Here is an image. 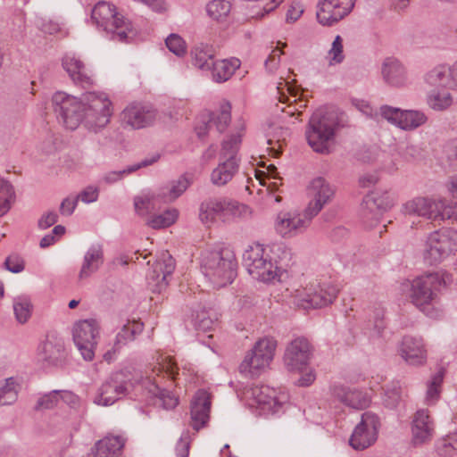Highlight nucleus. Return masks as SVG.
I'll return each instance as SVG.
<instances>
[{"instance_id": "obj_50", "label": "nucleus", "mask_w": 457, "mask_h": 457, "mask_svg": "<svg viewBox=\"0 0 457 457\" xmlns=\"http://www.w3.org/2000/svg\"><path fill=\"white\" fill-rule=\"evenodd\" d=\"M402 400V386L398 381L392 382L385 390L383 403L388 409H395Z\"/></svg>"}, {"instance_id": "obj_47", "label": "nucleus", "mask_w": 457, "mask_h": 457, "mask_svg": "<svg viewBox=\"0 0 457 457\" xmlns=\"http://www.w3.org/2000/svg\"><path fill=\"white\" fill-rule=\"evenodd\" d=\"M232 4L230 0H212L206 4L207 14L215 21L225 19L230 12Z\"/></svg>"}, {"instance_id": "obj_59", "label": "nucleus", "mask_w": 457, "mask_h": 457, "mask_svg": "<svg viewBox=\"0 0 457 457\" xmlns=\"http://www.w3.org/2000/svg\"><path fill=\"white\" fill-rule=\"evenodd\" d=\"M440 454L452 456L457 452V434L449 436L443 441L440 446H438Z\"/></svg>"}, {"instance_id": "obj_29", "label": "nucleus", "mask_w": 457, "mask_h": 457, "mask_svg": "<svg viewBox=\"0 0 457 457\" xmlns=\"http://www.w3.org/2000/svg\"><path fill=\"white\" fill-rule=\"evenodd\" d=\"M332 395L344 404L353 409H363L369 406L370 398L367 393L345 386H334Z\"/></svg>"}, {"instance_id": "obj_49", "label": "nucleus", "mask_w": 457, "mask_h": 457, "mask_svg": "<svg viewBox=\"0 0 457 457\" xmlns=\"http://www.w3.org/2000/svg\"><path fill=\"white\" fill-rule=\"evenodd\" d=\"M13 311L18 322L23 324L31 316L32 304L30 299L25 295H20L13 300Z\"/></svg>"}, {"instance_id": "obj_5", "label": "nucleus", "mask_w": 457, "mask_h": 457, "mask_svg": "<svg viewBox=\"0 0 457 457\" xmlns=\"http://www.w3.org/2000/svg\"><path fill=\"white\" fill-rule=\"evenodd\" d=\"M450 281L452 276L444 271L428 272L417 277L411 285V303L421 312H426L436 300L441 289Z\"/></svg>"}, {"instance_id": "obj_42", "label": "nucleus", "mask_w": 457, "mask_h": 457, "mask_svg": "<svg viewBox=\"0 0 457 457\" xmlns=\"http://www.w3.org/2000/svg\"><path fill=\"white\" fill-rule=\"evenodd\" d=\"M20 385L12 377L0 382V407L13 404L18 399Z\"/></svg>"}, {"instance_id": "obj_58", "label": "nucleus", "mask_w": 457, "mask_h": 457, "mask_svg": "<svg viewBox=\"0 0 457 457\" xmlns=\"http://www.w3.org/2000/svg\"><path fill=\"white\" fill-rule=\"evenodd\" d=\"M4 265L7 270L12 273H20L25 268L23 259L17 254L9 255L5 259Z\"/></svg>"}, {"instance_id": "obj_39", "label": "nucleus", "mask_w": 457, "mask_h": 457, "mask_svg": "<svg viewBox=\"0 0 457 457\" xmlns=\"http://www.w3.org/2000/svg\"><path fill=\"white\" fill-rule=\"evenodd\" d=\"M231 106L228 103L221 104L220 111L211 112L206 120V128H215L221 134L231 121Z\"/></svg>"}, {"instance_id": "obj_8", "label": "nucleus", "mask_w": 457, "mask_h": 457, "mask_svg": "<svg viewBox=\"0 0 457 457\" xmlns=\"http://www.w3.org/2000/svg\"><path fill=\"white\" fill-rule=\"evenodd\" d=\"M339 287L329 282H312L306 287L296 290L294 303L304 310L323 308L331 304L339 293Z\"/></svg>"}, {"instance_id": "obj_41", "label": "nucleus", "mask_w": 457, "mask_h": 457, "mask_svg": "<svg viewBox=\"0 0 457 457\" xmlns=\"http://www.w3.org/2000/svg\"><path fill=\"white\" fill-rule=\"evenodd\" d=\"M386 311L383 307H376L372 312V316L370 319L367 330L370 339H378L383 337L384 330L386 327L385 321Z\"/></svg>"}, {"instance_id": "obj_15", "label": "nucleus", "mask_w": 457, "mask_h": 457, "mask_svg": "<svg viewBox=\"0 0 457 457\" xmlns=\"http://www.w3.org/2000/svg\"><path fill=\"white\" fill-rule=\"evenodd\" d=\"M99 324L96 320H83L75 323L72 330L73 340L86 361H92L99 337Z\"/></svg>"}, {"instance_id": "obj_48", "label": "nucleus", "mask_w": 457, "mask_h": 457, "mask_svg": "<svg viewBox=\"0 0 457 457\" xmlns=\"http://www.w3.org/2000/svg\"><path fill=\"white\" fill-rule=\"evenodd\" d=\"M162 203L157 195L147 194L136 196L134 198V206L136 212L140 216H145L154 210L157 204Z\"/></svg>"}, {"instance_id": "obj_61", "label": "nucleus", "mask_w": 457, "mask_h": 457, "mask_svg": "<svg viewBox=\"0 0 457 457\" xmlns=\"http://www.w3.org/2000/svg\"><path fill=\"white\" fill-rule=\"evenodd\" d=\"M79 202V197H66L60 205V212L62 215L70 216L73 213Z\"/></svg>"}, {"instance_id": "obj_46", "label": "nucleus", "mask_w": 457, "mask_h": 457, "mask_svg": "<svg viewBox=\"0 0 457 457\" xmlns=\"http://www.w3.org/2000/svg\"><path fill=\"white\" fill-rule=\"evenodd\" d=\"M444 377L445 370L444 368H441L431 377V379L428 382V388L426 392L427 403L434 404L439 399Z\"/></svg>"}, {"instance_id": "obj_12", "label": "nucleus", "mask_w": 457, "mask_h": 457, "mask_svg": "<svg viewBox=\"0 0 457 457\" xmlns=\"http://www.w3.org/2000/svg\"><path fill=\"white\" fill-rule=\"evenodd\" d=\"M403 212L431 220L457 219V213L452 207H447L442 200L429 197H415L407 201L403 206Z\"/></svg>"}, {"instance_id": "obj_2", "label": "nucleus", "mask_w": 457, "mask_h": 457, "mask_svg": "<svg viewBox=\"0 0 457 457\" xmlns=\"http://www.w3.org/2000/svg\"><path fill=\"white\" fill-rule=\"evenodd\" d=\"M339 125L340 120L336 111L324 108L316 110L311 116L305 131L312 149L322 154H330Z\"/></svg>"}, {"instance_id": "obj_24", "label": "nucleus", "mask_w": 457, "mask_h": 457, "mask_svg": "<svg viewBox=\"0 0 457 457\" xmlns=\"http://www.w3.org/2000/svg\"><path fill=\"white\" fill-rule=\"evenodd\" d=\"M393 204V199L389 195H378L375 193L367 195L362 202L363 222L367 227L372 228L378 222L382 213L389 210Z\"/></svg>"}, {"instance_id": "obj_13", "label": "nucleus", "mask_w": 457, "mask_h": 457, "mask_svg": "<svg viewBox=\"0 0 457 457\" xmlns=\"http://www.w3.org/2000/svg\"><path fill=\"white\" fill-rule=\"evenodd\" d=\"M134 385L128 371L112 373L100 386L94 403L98 405L110 406L128 395Z\"/></svg>"}, {"instance_id": "obj_6", "label": "nucleus", "mask_w": 457, "mask_h": 457, "mask_svg": "<svg viewBox=\"0 0 457 457\" xmlns=\"http://www.w3.org/2000/svg\"><path fill=\"white\" fill-rule=\"evenodd\" d=\"M248 273L259 281L269 283L279 280L282 270L260 244L249 246L243 255Z\"/></svg>"}, {"instance_id": "obj_63", "label": "nucleus", "mask_w": 457, "mask_h": 457, "mask_svg": "<svg viewBox=\"0 0 457 457\" xmlns=\"http://www.w3.org/2000/svg\"><path fill=\"white\" fill-rule=\"evenodd\" d=\"M58 220V215L55 212H48L45 213L38 220V227L41 229H46L55 224Z\"/></svg>"}, {"instance_id": "obj_55", "label": "nucleus", "mask_w": 457, "mask_h": 457, "mask_svg": "<svg viewBox=\"0 0 457 457\" xmlns=\"http://www.w3.org/2000/svg\"><path fill=\"white\" fill-rule=\"evenodd\" d=\"M403 111V110L400 108L392 107L389 105H382L379 109V114L389 123L398 127V122H400Z\"/></svg>"}, {"instance_id": "obj_7", "label": "nucleus", "mask_w": 457, "mask_h": 457, "mask_svg": "<svg viewBox=\"0 0 457 457\" xmlns=\"http://www.w3.org/2000/svg\"><path fill=\"white\" fill-rule=\"evenodd\" d=\"M276 347L277 341L273 337L258 340L240 363L239 372L245 378L258 377L273 360Z\"/></svg>"}, {"instance_id": "obj_37", "label": "nucleus", "mask_w": 457, "mask_h": 457, "mask_svg": "<svg viewBox=\"0 0 457 457\" xmlns=\"http://www.w3.org/2000/svg\"><path fill=\"white\" fill-rule=\"evenodd\" d=\"M144 325L142 322L132 320L128 321L121 328L120 331L116 335L113 352L119 351L122 346L135 339L137 335L143 331Z\"/></svg>"}, {"instance_id": "obj_51", "label": "nucleus", "mask_w": 457, "mask_h": 457, "mask_svg": "<svg viewBox=\"0 0 457 457\" xmlns=\"http://www.w3.org/2000/svg\"><path fill=\"white\" fill-rule=\"evenodd\" d=\"M178 215L179 213L176 209L167 210L163 213L151 217L147 224L155 229L167 228L176 221Z\"/></svg>"}, {"instance_id": "obj_19", "label": "nucleus", "mask_w": 457, "mask_h": 457, "mask_svg": "<svg viewBox=\"0 0 457 457\" xmlns=\"http://www.w3.org/2000/svg\"><path fill=\"white\" fill-rule=\"evenodd\" d=\"M312 218H309L307 211L300 213L297 212H280L274 220L276 232L284 238H291L303 233Z\"/></svg>"}, {"instance_id": "obj_57", "label": "nucleus", "mask_w": 457, "mask_h": 457, "mask_svg": "<svg viewBox=\"0 0 457 457\" xmlns=\"http://www.w3.org/2000/svg\"><path fill=\"white\" fill-rule=\"evenodd\" d=\"M190 442V433L188 430H186L181 434L180 438L176 445L175 451L177 457H188Z\"/></svg>"}, {"instance_id": "obj_1", "label": "nucleus", "mask_w": 457, "mask_h": 457, "mask_svg": "<svg viewBox=\"0 0 457 457\" xmlns=\"http://www.w3.org/2000/svg\"><path fill=\"white\" fill-rule=\"evenodd\" d=\"M52 104L58 120L71 130L81 124L88 131L98 133L110 123L113 113L112 104L104 92H87L80 98L56 92Z\"/></svg>"}, {"instance_id": "obj_52", "label": "nucleus", "mask_w": 457, "mask_h": 457, "mask_svg": "<svg viewBox=\"0 0 457 457\" xmlns=\"http://www.w3.org/2000/svg\"><path fill=\"white\" fill-rule=\"evenodd\" d=\"M13 195L12 185L8 181L0 179V217L11 208L10 201Z\"/></svg>"}, {"instance_id": "obj_28", "label": "nucleus", "mask_w": 457, "mask_h": 457, "mask_svg": "<svg viewBox=\"0 0 457 457\" xmlns=\"http://www.w3.org/2000/svg\"><path fill=\"white\" fill-rule=\"evenodd\" d=\"M62 67L74 84L87 87L94 83L91 71L74 54H66L62 58Z\"/></svg>"}, {"instance_id": "obj_34", "label": "nucleus", "mask_w": 457, "mask_h": 457, "mask_svg": "<svg viewBox=\"0 0 457 457\" xmlns=\"http://www.w3.org/2000/svg\"><path fill=\"white\" fill-rule=\"evenodd\" d=\"M382 76L390 86L401 87L406 83V72L402 63L395 58H386L382 64Z\"/></svg>"}, {"instance_id": "obj_40", "label": "nucleus", "mask_w": 457, "mask_h": 457, "mask_svg": "<svg viewBox=\"0 0 457 457\" xmlns=\"http://www.w3.org/2000/svg\"><path fill=\"white\" fill-rule=\"evenodd\" d=\"M242 132L238 131L225 138L221 143L220 158L226 160H230V158H232V161L240 162V159L237 158V153L242 143Z\"/></svg>"}, {"instance_id": "obj_33", "label": "nucleus", "mask_w": 457, "mask_h": 457, "mask_svg": "<svg viewBox=\"0 0 457 457\" xmlns=\"http://www.w3.org/2000/svg\"><path fill=\"white\" fill-rule=\"evenodd\" d=\"M423 79L428 87H433L434 89H452L450 65L441 63L434 66L424 74Z\"/></svg>"}, {"instance_id": "obj_54", "label": "nucleus", "mask_w": 457, "mask_h": 457, "mask_svg": "<svg viewBox=\"0 0 457 457\" xmlns=\"http://www.w3.org/2000/svg\"><path fill=\"white\" fill-rule=\"evenodd\" d=\"M60 401L59 390H53L52 392L44 395L38 398L36 410H49L57 406Z\"/></svg>"}, {"instance_id": "obj_36", "label": "nucleus", "mask_w": 457, "mask_h": 457, "mask_svg": "<svg viewBox=\"0 0 457 457\" xmlns=\"http://www.w3.org/2000/svg\"><path fill=\"white\" fill-rule=\"evenodd\" d=\"M192 63L202 71L211 70V64L214 62L215 50L212 46L199 43L191 49Z\"/></svg>"}, {"instance_id": "obj_43", "label": "nucleus", "mask_w": 457, "mask_h": 457, "mask_svg": "<svg viewBox=\"0 0 457 457\" xmlns=\"http://www.w3.org/2000/svg\"><path fill=\"white\" fill-rule=\"evenodd\" d=\"M427 103L428 105L434 111L443 112L452 106L453 98L452 94L448 91H438L433 89L428 93L427 96Z\"/></svg>"}, {"instance_id": "obj_23", "label": "nucleus", "mask_w": 457, "mask_h": 457, "mask_svg": "<svg viewBox=\"0 0 457 457\" xmlns=\"http://www.w3.org/2000/svg\"><path fill=\"white\" fill-rule=\"evenodd\" d=\"M309 191L312 199L305 210L309 218H313L332 200L335 189L324 178L318 177L310 183Z\"/></svg>"}, {"instance_id": "obj_60", "label": "nucleus", "mask_w": 457, "mask_h": 457, "mask_svg": "<svg viewBox=\"0 0 457 457\" xmlns=\"http://www.w3.org/2000/svg\"><path fill=\"white\" fill-rule=\"evenodd\" d=\"M99 195V190L97 187L93 186L87 187L84 190L77 195L79 200H81L85 204H91L97 200Z\"/></svg>"}, {"instance_id": "obj_14", "label": "nucleus", "mask_w": 457, "mask_h": 457, "mask_svg": "<svg viewBox=\"0 0 457 457\" xmlns=\"http://www.w3.org/2000/svg\"><path fill=\"white\" fill-rule=\"evenodd\" d=\"M457 233L453 230L432 232L426 242L423 257L429 265L442 262L455 248Z\"/></svg>"}, {"instance_id": "obj_3", "label": "nucleus", "mask_w": 457, "mask_h": 457, "mask_svg": "<svg viewBox=\"0 0 457 457\" xmlns=\"http://www.w3.org/2000/svg\"><path fill=\"white\" fill-rule=\"evenodd\" d=\"M237 266L236 256L228 248L206 251L202 256L203 273L216 288L233 282Z\"/></svg>"}, {"instance_id": "obj_35", "label": "nucleus", "mask_w": 457, "mask_h": 457, "mask_svg": "<svg viewBox=\"0 0 457 457\" xmlns=\"http://www.w3.org/2000/svg\"><path fill=\"white\" fill-rule=\"evenodd\" d=\"M240 61L237 58L214 60L211 64L212 79L216 83L228 81L235 71L240 67Z\"/></svg>"}, {"instance_id": "obj_27", "label": "nucleus", "mask_w": 457, "mask_h": 457, "mask_svg": "<svg viewBox=\"0 0 457 457\" xmlns=\"http://www.w3.org/2000/svg\"><path fill=\"white\" fill-rule=\"evenodd\" d=\"M399 353L401 357L412 366H420L427 361V350L420 337H403L399 347Z\"/></svg>"}, {"instance_id": "obj_25", "label": "nucleus", "mask_w": 457, "mask_h": 457, "mask_svg": "<svg viewBox=\"0 0 457 457\" xmlns=\"http://www.w3.org/2000/svg\"><path fill=\"white\" fill-rule=\"evenodd\" d=\"M212 401L211 394L205 389H199L191 402V427L198 431L204 428L210 418Z\"/></svg>"}, {"instance_id": "obj_45", "label": "nucleus", "mask_w": 457, "mask_h": 457, "mask_svg": "<svg viewBox=\"0 0 457 457\" xmlns=\"http://www.w3.org/2000/svg\"><path fill=\"white\" fill-rule=\"evenodd\" d=\"M426 114L420 111L403 110L398 128L403 130H413L427 121Z\"/></svg>"}, {"instance_id": "obj_9", "label": "nucleus", "mask_w": 457, "mask_h": 457, "mask_svg": "<svg viewBox=\"0 0 457 457\" xmlns=\"http://www.w3.org/2000/svg\"><path fill=\"white\" fill-rule=\"evenodd\" d=\"M248 207L229 198H212L200 205L199 217L204 224L213 223L216 219L223 221L245 213Z\"/></svg>"}, {"instance_id": "obj_4", "label": "nucleus", "mask_w": 457, "mask_h": 457, "mask_svg": "<svg viewBox=\"0 0 457 457\" xmlns=\"http://www.w3.org/2000/svg\"><path fill=\"white\" fill-rule=\"evenodd\" d=\"M91 20L112 40L125 42L136 36L132 22L116 11V7L105 1L98 2L92 10Z\"/></svg>"}, {"instance_id": "obj_56", "label": "nucleus", "mask_w": 457, "mask_h": 457, "mask_svg": "<svg viewBox=\"0 0 457 457\" xmlns=\"http://www.w3.org/2000/svg\"><path fill=\"white\" fill-rule=\"evenodd\" d=\"M328 54L330 56V62L341 63L344 61L343 39L339 35L335 37Z\"/></svg>"}, {"instance_id": "obj_10", "label": "nucleus", "mask_w": 457, "mask_h": 457, "mask_svg": "<svg viewBox=\"0 0 457 457\" xmlns=\"http://www.w3.org/2000/svg\"><path fill=\"white\" fill-rule=\"evenodd\" d=\"M153 374L147 377L144 381V385L147 386L149 393L157 396L162 403V406L166 410L175 408L179 403V399L168 389L162 387V378L160 373H164L170 380L175 379L178 374V368L171 359L166 358L162 363H159L158 367L153 369Z\"/></svg>"}, {"instance_id": "obj_64", "label": "nucleus", "mask_w": 457, "mask_h": 457, "mask_svg": "<svg viewBox=\"0 0 457 457\" xmlns=\"http://www.w3.org/2000/svg\"><path fill=\"white\" fill-rule=\"evenodd\" d=\"M303 12V7L298 4H293L287 12V21L295 22Z\"/></svg>"}, {"instance_id": "obj_16", "label": "nucleus", "mask_w": 457, "mask_h": 457, "mask_svg": "<svg viewBox=\"0 0 457 457\" xmlns=\"http://www.w3.org/2000/svg\"><path fill=\"white\" fill-rule=\"evenodd\" d=\"M379 428L380 420L377 414L370 411L362 413L349 439L350 445L358 451L370 447L377 441Z\"/></svg>"}, {"instance_id": "obj_62", "label": "nucleus", "mask_w": 457, "mask_h": 457, "mask_svg": "<svg viewBox=\"0 0 457 457\" xmlns=\"http://www.w3.org/2000/svg\"><path fill=\"white\" fill-rule=\"evenodd\" d=\"M60 400L63 401L70 407L76 409L80 403V399L78 395L71 391L59 390Z\"/></svg>"}, {"instance_id": "obj_21", "label": "nucleus", "mask_w": 457, "mask_h": 457, "mask_svg": "<svg viewBox=\"0 0 457 457\" xmlns=\"http://www.w3.org/2000/svg\"><path fill=\"white\" fill-rule=\"evenodd\" d=\"M175 270V260L169 252H162L146 276L147 286L154 293H162L168 286V278Z\"/></svg>"}, {"instance_id": "obj_38", "label": "nucleus", "mask_w": 457, "mask_h": 457, "mask_svg": "<svg viewBox=\"0 0 457 457\" xmlns=\"http://www.w3.org/2000/svg\"><path fill=\"white\" fill-rule=\"evenodd\" d=\"M190 180L186 176H180L172 181L168 187H162L158 193V197L162 203H170L179 197L189 187Z\"/></svg>"}, {"instance_id": "obj_53", "label": "nucleus", "mask_w": 457, "mask_h": 457, "mask_svg": "<svg viewBox=\"0 0 457 457\" xmlns=\"http://www.w3.org/2000/svg\"><path fill=\"white\" fill-rule=\"evenodd\" d=\"M168 49L177 56H182L186 54L187 44L185 40L178 34H170L165 40Z\"/></svg>"}, {"instance_id": "obj_20", "label": "nucleus", "mask_w": 457, "mask_h": 457, "mask_svg": "<svg viewBox=\"0 0 457 457\" xmlns=\"http://www.w3.org/2000/svg\"><path fill=\"white\" fill-rule=\"evenodd\" d=\"M356 0H320L316 17L320 24L333 26L347 16L354 8Z\"/></svg>"}, {"instance_id": "obj_22", "label": "nucleus", "mask_w": 457, "mask_h": 457, "mask_svg": "<svg viewBox=\"0 0 457 457\" xmlns=\"http://www.w3.org/2000/svg\"><path fill=\"white\" fill-rule=\"evenodd\" d=\"M66 356L64 343L56 333L47 334L37 348V360L45 368L56 367L62 363Z\"/></svg>"}, {"instance_id": "obj_31", "label": "nucleus", "mask_w": 457, "mask_h": 457, "mask_svg": "<svg viewBox=\"0 0 457 457\" xmlns=\"http://www.w3.org/2000/svg\"><path fill=\"white\" fill-rule=\"evenodd\" d=\"M104 263V249L101 244H93L85 253L79 278H89L96 272Z\"/></svg>"}, {"instance_id": "obj_30", "label": "nucleus", "mask_w": 457, "mask_h": 457, "mask_svg": "<svg viewBox=\"0 0 457 457\" xmlns=\"http://www.w3.org/2000/svg\"><path fill=\"white\" fill-rule=\"evenodd\" d=\"M239 161L220 159L218 165L210 174V181L213 186L223 187L232 180L239 170Z\"/></svg>"}, {"instance_id": "obj_44", "label": "nucleus", "mask_w": 457, "mask_h": 457, "mask_svg": "<svg viewBox=\"0 0 457 457\" xmlns=\"http://www.w3.org/2000/svg\"><path fill=\"white\" fill-rule=\"evenodd\" d=\"M216 320V313L212 309L203 308L192 314V323L196 330L208 331L212 329Z\"/></svg>"}, {"instance_id": "obj_17", "label": "nucleus", "mask_w": 457, "mask_h": 457, "mask_svg": "<svg viewBox=\"0 0 457 457\" xmlns=\"http://www.w3.org/2000/svg\"><path fill=\"white\" fill-rule=\"evenodd\" d=\"M157 115V110L151 104L133 102L122 110L120 120L125 128L141 129L154 125Z\"/></svg>"}, {"instance_id": "obj_11", "label": "nucleus", "mask_w": 457, "mask_h": 457, "mask_svg": "<svg viewBox=\"0 0 457 457\" xmlns=\"http://www.w3.org/2000/svg\"><path fill=\"white\" fill-rule=\"evenodd\" d=\"M245 396L252 407L272 414L278 412L289 399L287 393L266 385H255L246 388Z\"/></svg>"}, {"instance_id": "obj_32", "label": "nucleus", "mask_w": 457, "mask_h": 457, "mask_svg": "<svg viewBox=\"0 0 457 457\" xmlns=\"http://www.w3.org/2000/svg\"><path fill=\"white\" fill-rule=\"evenodd\" d=\"M125 445L120 436H107L97 441L92 448L93 457H120Z\"/></svg>"}, {"instance_id": "obj_26", "label": "nucleus", "mask_w": 457, "mask_h": 457, "mask_svg": "<svg viewBox=\"0 0 457 457\" xmlns=\"http://www.w3.org/2000/svg\"><path fill=\"white\" fill-rule=\"evenodd\" d=\"M435 432L434 421L428 410L415 412L411 422V442L414 445H421L432 440Z\"/></svg>"}, {"instance_id": "obj_18", "label": "nucleus", "mask_w": 457, "mask_h": 457, "mask_svg": "<svg viewBox=\"0 0 457 457\" xmlns=\"http://www.w3.org/2000/svg\"><path fill=\"white\" fill-rule=\"evenodd\" d=\"M313 347L303 337L293 339L286 347L283 361L290 371H303L312 357Z\"/></svg>"}]
</instances>
